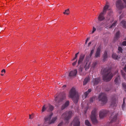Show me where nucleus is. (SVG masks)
Wrapping results in <instances>:
<instances>
[{"label":"nucleus","instance_id":"obj_1","mask_svg":"<svg viewBox=\"0 0 126 126\" xmlns=\"http://www.w3.org/2000/svg\"><path fill=\"white\" fill-rule=\"evenodd\" d=\"M101 72L103 75V79L104 81H110L113 76V74L110 72V70L107 68L102 69Z\"/></svg>","mask_w":126,"mask_h":126},{"label":"nucleus","instance_id":"obj_2","mask_svg":"<svg viewBox=\"0 0 126 126\" xmlns=\"http://www.w3.org/2000/svg\"><path fill=\"white\" fill-rule=\"evenodd\" d=\"M69 97L72 99L74 103H77L78 102L79 96L75 88L73 87L70 90Z\"/></svg>","mask_w":126,"mask_h":126},{"label":"nucleus","instance_id":"obj_3","mask_svg":"<svg viewBox=\"0 0 126 126\" xmlns=\"http://www.w3.org/2000/svg\"><path fill=\"white\" fill-rule=\"evenodd\" d=\"M98 99L99 101L101 102V104H105L107 101V98L106 94L104 93H101L99 95Z\"/></svg>","mask_w":126,"mask_h":126},{"label":"nucleus","instance_id":"obj_4","mask_svg":"<svg viewBox=\"0 0 126 126\" xmlns=\"http://www.w3.org/2000/svg\"><path fill=\"white\" fill-rule=\"evenodd\" d=\"M109 10V6L107 5H106L103 8V12L100 13L98 16V19L99 21H101L105 19V18L104 16L107 11Z\"/></svg>","mask_w":126,"mask_h":126},{"label":"nucleus","instance_id":"obj_5","mask_svg":"<svg viewBox=\"0 0 126 126\" xmlns=\"http://www.w3.org/2000/svg\"><path fill=\"white\" fill-rule=\"evenodd\" d=\"M72 114V111H66L62 115V117L64 118V120L66 121V123L68 124L69 123L68 121L71 117Z\"/></svg>","mask_w":126,"mask_h":126},{"label":"nucleus","instance_id":"obj_6","mask_svg":"<svg viewBox=\"0 0 126 126\" xmlns=\"http://www.w3.org/2000/svg\"><path fill=\"white\" fill-rule=\"evenodd\" d=\"M97 110L94 108L93 109L91 113V120L93 123L96 124L97 123L98 121L96 118Z\"/></svg>","mask_w":126,"mask_h":126},{"label":"nucleus","instance_id":"obj_7","mask_svg":"<svg viewBox=\"0 0 126 126\" xmlns=\"http://www.w3.org/2000/svg\"><path fill=\"white\" fill-rule=\"evenodd\" d=\"M53 114L51 113L46 116L44 118V125L47 126L50 124L51 121L50 120Z\"/></svg>","mask_w":126,"mask_h":126},{"label":"nucleus","instance_id":"obj_8","mask_svg":"<svg viewBox=\"0 0 126 126\" xmlns=\"http://www.w3.org/2000/svg\"><path fill=\"white\" fill-rule=\"evenodd\" d=\"M118 97L116 95H113L111 98V106H117L118 103Z\"/></svg>","mask_w":126,"mask_h":126},{"label":"nucleus","instance_id":"obj_9","mask_svg":"<svg viewBox=\"0 0 126 126\" xmlns=\"http://www.w3.org/2000/svg\"><path fill=\"white\" fill-rule=\"evenodd\" d=\"M116 6L119 9H122L124 7V3L121 0H118L116 1Z\"/></svg>","mask_w":126,"mask_h":126},{"label":"nucleus","instance_id":"obj_10","mask_svg":"<svg viewBox=\"0 0 126 126\" xmlns=\"http://www.w3.org/2000/svg\"><path fill=\"white\" fill-rule=\"evenodd\" d=\"M77 73V69H75L70 71L68 74V76L70 78H72L75 77Z\"/></svg>","mask_w":126,"mask_h":126},{"label":"nucleus","instance_id":"obj_11","mask_svg":"<svg viewBox=\"0 0 126 126\" xmlns=\"http://www.w3.org/2000/svg\"><path fill=\"white\" fill-rule=\"evenodd\" d=\"M108 111L106 110H103L100 111L99 113V116L100 118L102 119L105 117Z\"/></svg>","mask_w":126,"mask_h":126},{"label":"nucleus","instance_id":"obj_12","mask_svg":"<svg viewBox=\"0 0 126 126\" xmlns=\"http://www.w3.org/2000/svg\"><path fill=\"white\" fill-rule=\"evenodd\" d=\"M72 123L73 124L74 126H79L80 125V122L78 117H75Z\"/></svg>","mask_w":126,"mask_h":126},{"label":"nucleus","instance_id":"obj_13","mask_svg":"<svg viewBox=\"0 0 126 126\" xmlns=\"http://www.w3.org/2000/svg\"><path fill=\"white\" fill-rule=\"evenodd\" d=\"M118 115L117 113H115V112H113L112 113L111 116H110L111 119V122H115L117 119V117Z\"/></svg>","mask_w":126,"mask_h":126},{"label":"nucleus","instance_id":"obj_14","mask_svg":"<svg viewBox=\"0 0 126 126\" xmlns=\"http://www.w3.org/2000/svg\"><path fill=\"white\" fill-rule=\"evenodd\" d=\"M65 95H62L60 98L59 100L58 101V98H59V96H57L55 98V100L56 102V103H59L60 102L62 101L65 98Z\"/></svg>","mask_w":126,"mask_h":126},{"label":"nucleus","instance_id":"obj_15","mask_svg":"<svg viewBox=\"0 0 126 126\" xmlns=\"http://www.w3.org/2000/svg\"><path fill=\"white\" fill-rule=\"evenodd\" d=\"M85 56V55L83 54H82L80 55L79 59L78 62V65L82 63L84 59Z\"/></svg>","mask_w":126,"mask_h":126},{"label":"nucleus","instance_id":"obj_16","mask_svg":"<svg viewBox=\"0 0 126 126\" xmlns=\"http://www.w3.org/2000/svg\"><path fill=\"white\" fill-rule=\"evenodd\" d=\"M100 81V79L99 78H97L94 79L92 82L93 84V85H96L99 83Z\"/></svg>","mask_w":126,"mask_h":126},{"label":"nucleus","instance_id":"obj_17","mask_svg":"<svg viewBox=\"0 0 126 126\" xmlns=\"http://www.w3.org/2000/svg\"><path fill=\"white\" fill-rule=\"evenodd\" d=\"M101 49L100 47H98L97 49L95 54V58H97L100 56Z\"/></svg>","mask_w":126,"mask_h":126},{"label":"nucleus","instance_id":"obj_18","mask_svg":"<svg viewBox=\"0 0 126 126\" xmlns=\"http://www.w3.org/2000/svg\"><path fill=\"white\" fill-rule=\"evenodd\" d=\"M120 33L119 31H118L116 32L114 38V40L115 41L117 40L119 38Z\"/></svg>","mask_w":126,"mask_h":126},{"label":"nucleus","instance_id":"obj_19","mask_svg":"<svg viewBox=\"0 0 126 126\" xmlns=\"http://www.w3.org/2000/svg\"><path fill=\"white\" fill-rule=\"evenodd\" d=\"M54 107L50 105L47 107V111L49 112L52 111L54 109Z\"/></svg>","mask_w":126,"mask_h":126},{"label":"nucleus","instance_id":"obj_20","mask_svg":"<svg viewBox=\"0 0 126 126\" xmlns=\"http://www.w3.org/2000/svg\"><path fill=\"white\" fill-rule=\"evenodd\" d=\"M107 57V51H105L104 52L103 55V61L104 62L106 60Z\"/></svg>","mask_w":126,"mask_h":126},{"label":"nucleus","instance_id":"obj_21","mask_svg":"<svg viewBox=\"0 0 126 126\" xmlns=\"http://www.w3.org/2000/svg\"><path fill=\"white\" fill-rule=\"evenodd\" d=\"M69 103V102L67 101L66 102L65 104L63 105L61 107V109L62 110H63L66 107L68 106Z\"/></svg>","mask_w":126,"mask_h":126},{"label":"nucleus","instance_id":"obj_22","mask_svg":"<svg viewBox=\"0 0 126 126\" xmlns=\"http://www.w3.org/2000/svg\"><path fill=\"white\" fill-rule=\"evenodd\" d=\"M114 81L116 84H118L119 83V81H120V78L119 76L116 77Z\"/></svg>","mask_w":126,"mask_h":126},{"label":"nucleus","instance_id":"obj_23","mask_svg":"<svg viewBox=\"0 0 126 126\" xmlns=\"http://www.w3.org/2000/svg\"><path fill=\"white\" fill-rule=\"evenodd\" d=\"M90 78L89 77H86L84 80L83 82V85H86L87 83L89 81Z\"/></svg>","mask_w":126,"mask_h":126},{"label":"nucleus","instance_id":"obj_24","mask_svg":"<svg viewBox=\"0 0 126 126\" xmlns=\"http://www.w3.org/2000/svg\"><path fill=\"white\" fill-rule=\"evenodd\" d=\"M112 58L114 59H118L119 57L118 55L115 53H113L112 55Z\"/></svg>","mask_w":126,"mask_h":126},{"label":"nucleus","instance_id":"obj_25","mask_svg":"<svg viewBox=\"0 0 126 126\" xmlns=\"http://www.w3.org/2000/svg\"><path fill=\"white\" fill-rule=\"evenodd\" d=\"M91 89H89L86 92H85L84 93V95L85 96V98H86L88 95L89 93L91 92Z\"/></svg>","mask_w":126,"mask_h":126},{"label":"nucleus","instance_id":"obj_26","mask_svg":"<svg viewBox=\"0 0 126 126\" xmlns=\"http://www.w3.org/2000/svg\"><path fill=\"white\" fill-rule=\"evenodd\" d=\"M63 13L64 14H66L67 15H68L70 14V11L69 9L65 10V11L63 12Z\"/></svg>","mask_w":126,"mask_h":126},{"label":"nucleus","instance_id":"obj_27","mask_svg":"<svg viewBox=\"0 0 126 126\" xmlns=\"http://www.w3.org/2000/svg\"><path fill=\"white\" fill-rule=\"evenodd\" d=\"M97 63L98 62L97 61L93 62L92 65V67L94 68H95L96 67Z\"/></svg>","mask_w":126,"mask_h":126},{"label":"nucleus","instance_id":"obj_28","mask_svg":"<svg viewBox=\"0 0 126 126\" xmlns=\"http://www.w3.org/2000/svg\"><path fill=\"white\" fill-rule=\"evenodd\" d=\"M57 119V117H53L51 120L50 124L53 123Z\"/></svg>","mask_w":126,"mask_h":126},{"label":"nucleus","instance_id":"obj_29","mask_svg":"<svg viewBox=\"0 0 126 126\" xmlns=\"http://www.w3.org/2000/svg\"><path fill=\"white\" fill-rule=\"evenodd\" d=\"M126 22L124 20L122 21L121 22V24H122L123 27L124 28L126 27Z\"/></svg>","mask_w":126,"mask_h":126},{"label":"nucleus","instance_id":"obj_30","mask_svg":"<svg viewBox=\"0 0 126 126\" xmlns=\"http://www.w3.org/2000/svg\"><path fill=\"white\" fill-rule=\"evenodd\" d=\"M85 125L88 126H91V125L88 120H86L85 121Z\"/></svg>","mask_w":126,"mask_h":126},{"label":"nucleus","instance_id":"obj_31","mask_svg":"<svg viewBox=\"0 0 126 126\" xmlns=\"http://www.w3.org/2000/svg\"><path fill=\"white\" fill-rule=\"evenodd\" d=\"M117 24V21H114L113 23L109 27L110 28H111L114 27Z\"/></svg>","mask_w":126,"mask_h":126},{"label":"nucleus","instance_id":"obj_32","mask_svg":"<svg viewBox=\"0 0 126 126\" xmlns=\"http://www.w3.org/2000/svg\"><path fill=\"white\" fill-rule=\"evenodd\" d=\"M90 64H88L87 63H86V64L84 67L85 70H87V69H88L89 68Z\"/></svg>","mask_w":126,"mask_h":126},{"label":"nucleus","instance_id":"obj_33","mask_svg":"<svg viewBox=\"0 0 126 126\" xmlns=\"http://www.w3.org/2000/svg\"><path fill=\"white\" fill-rule=\"evenodd\" d=\"M118 53H122L123 49L121 47H119L118 48Z\"/></svg>","mask_w":126,"mask_h":126},{"label":"nucleus","instance_id":"obj_34","mask_svg":"<svg viewBox=\"0 0 126 126\" xmlns=\"http://www.w3.org/2000/svg\"><path fill=\"white\" fill-rule=\"evenodd\" d=\"M126 98L125 97L124 98L123 103L122 105V108L123 110H124V108L125 107V99Z\"/></svg>","mask_w":126,"mask_h":126},{"label":"nucleus","instance_id":"obj_35","mask_svg":"<svg viewBox=\"0 0 126 126\" xmlns=\"http://www.w3.org/2000/svg\"><path fill=\"white\" fill-rule=\"evenodd\" d=\"M45 110L47 111V107L45 106V105L42 107V112H44Z\"/></svg>","mask_w":126,"mask_h":126},{"label":"nucleus","instance_id":"obj_36","mask_svg":"<svg viewBox=\"0 0 126 126\" xmlns=\"http://www.w3.org/2000/svg\"><path fill=\"white\" fill-rule=\"evenodd\" d=\"M121 73H122V75L124 79H125V75H126L124 73L122 72H121Z\"/></svg>","mask_w":126,"mask_h":126},{"label":"nucleus","instance_id":"obj_37","mask_svg":"<svg viewBox=\"0 0 126 126\" xmlns=\"http://www.w3.org/2000/svg\"><path fill=\"white\" fill-rule=\"evenodd\" d=\"M82 67H80L79 68V70L80 72V74H81V75H82L81 73V72L82 71Z\"/></svg>","mask_w":126,"mask_h":126},{"label":"nucleus","instance_id":"obj_38","mask_svg":"<svg viewBox=\"0 0 126 126\" xmlns=\"http://www.w3.org/2000/svg\"><path fill=\"white\" fill-rule=\"evenodd\" d=\"M96 30V29L94 27H93V31L92 32V33H93Z\"/></svg>","mask_w":126,"mask_h":126},{"label":"nucleus","instance_id":"obj_39","mask_svg":"<svg viewBox=\"0 0 126 126\" xmlns=\"http://www.w3.org/2000/svg\"><path fill=\"white\" fill-rule=\"evenodd\" d=\"M122 45L123 46H126V41H124L122 42Z\"/></svg>","mask_w":126,"mask_h":126},{"label":"nucleus","instance_id":"obj_40","mask_svg":"<svg viewBox=\"0 0 126 126\" xmlns=\"http://www.w3.org/2000/svg\"><path fill=\"white\" fill-rule=\"evenodd\" d=\"M94 52V50H91L90 54V56H91L92 55L93 53Z\"/></svg>","mask_w":126,"mask_h":126},{"label":"nucleus","instance_id":"obj_41","mask_svg":"<svg viewBox=\"0 0 126 126\" xmlns=\"http://www.w3.org/2000/svg\"><path fill=\"white\" fill-rule=\"evenodd\" d=\"M33 117V116L32 115L29 114V119H32Z\"/></svg>","mask_w":126,"mask_h":126},{"label":"nucleus","instance_id":"obj_42","mask_svg":"<svg viewBox=\"0 0 126 126\" xmlns=\"http://www.w3.org/2000/svg\"><path fill=\"white\" fill-rule=\"evenodd\" d=\"M77 60L76 61H75V62H74L72 63V65L73 66H74L75 65L76 63H77Z\"/></svg>","mask_w":126,"mask_h":126},{"label":"nucleus","instance_id":"obj_43","mask_svg":"<svg viewBox=\"0 0 126 126\" xmlns=\"http://www.w3.org/2000/svg\"><path fill=\"white\" fill-rule=\"evenodd\" d=\"M63 124V123L62 122H61L58 125V126H62Z\"/></svg>","mask_w":126,"mask_h":126},{"label":"nucleus","instance_id":"obj_44","mask_svg":"<svg viewBox=\"0 0 126 126\" xmlns=\"http://www.w3.org/2000/svg\"><path fill=\"white\" fill-rule=\"evenodd\" d=\"M1 72L2 73L3 72H4V73H5L6 72L5 70V69H3L1 71Z\"/></svg>","mask_w":126,"mask_h":126},{"label":"nucleus","instance_id":"obj_45","mask_svg":"<svg viewBox=\"0 0 126 126\" xmlns=\"http://www.w3.org/2000/svg\"><path fill=\"white\" fill-rule=\"evenodd\" d=\"M93 98H91L90 99V101L91 102H93Z\"/></svg>","mask_w":126,"mask_h":126},{"label":"nucleus","instance_id":"obj_46","mask_svg":"<svg viewBox=\"0 0 126 126\" xmlns=\"http://www.w3.org/2000/svg\"><path fill=\"white\" fill-rule=\"evenodd\" d=\"M124 69L126 73V65H125V67H124Z\"/></svg>","mask_w":126,"mask_h":126},{"label":"nucleus","instance_id":"obj_47","mask_svg":"<svg viewBox=\"0 0 126 126\" xmlns=\"http://www.w3.org/2000/svg\"><path fill=\"white\" fill-rule=\"evenodd\" d=\"M66 87V85H64L63 86V88H65Z\"/></svg>","mask_w":126,"mask_h":126},{"label":"nucleus","instance_id":"obj_48","mask_svg":"<svg viewBox=\"0 0 126 126\" xmlns=\"http://www.w3.org/2000/svg\"><path fill=\"white\" fill-rule=\"evenodd\" d=\"M110 90L109 89L107 88L106 89V91H108Z\"/></svg>","mask_w":126,"mask_h":126},{"label":"nucleus","instance_id":"obj_49","mask_svg":"<svg viewBox=\"0 0 126 126\" xmlns=\"http://www.w3.org/2000/svg\"><path fill=\"white\" fill-rule=\"evenodd\" d=\"M91 42H90L88 44V46H89L91 44Z\"/></svg>","mask_w":126,"mask_h":126},{"label":"nucleus","instance_id":"obj_50","mask_svg":"<svg viewBox=\"0 0 126 126\" xmlns=\"http://www.w3.org/2000/svg\"><path fill=\"white\" fill-rule=\"evenodd\" d=\"M77 58H75V57H74L73 59L72 60V61H73V60H75Z\"/></svg>","mask_w":126,"mask_h":126},{"label":"nucleus","instance_id":"obj_51","mask_svg":"<svg viewBox=\"0 0 126 126\" xmlns=\"http://www.w3.org/2000/svg\"><path fill=\"white\" fill-rule=\"evenodd\" d=\"M124 2L126 3V0H123Z\"/></svg>","mask_w":126,"mask_h":126},{"label":"nucleus","instance_id":"obj_52","mask_svg":"<svg viewBox=\"0 0 126 126\" xmlns=\"http://www.w3.org/2000/svg\"><path fill=\"white\" fill-rule=\"evenodd\" d=\"M77 56H78V55H76V54H75V58H77Z\"/></svg>","mask_w":126,"mask_h":126},{"label":"nucleus","instance_id":"obj_53","mask_svg":"<svg viewBox=\"0 0 126 126\" xmlns=\"http://www.w3.org/2000/svg\"><path fill=\"white\" fill-rule=\"evenodd\" d=\"M59 84L60 85H62V83H59Z\"/></svg>","mask_w":126,"mask_h":126},{"label":"nucleus","instance_id":"obj_54","mask_svg":"<svg viewBox=\"0 0 126 126\" xmlns=\"http://www.w3.org/2000/svg\"><path fill=\"white\" fill-rule=\"evenodd\" d=\"M89 39H88V38H87L86 40V41H87V42L88 40H89Z\"/></svg>","mask_w":126,"mask_h":126},{"label":"nucleus","instance_id":"obj_55","mask_svg":"<svg viewBox=\"0 0 126 126\" xmlns=\"http://www.w3.org/2000/svg\"><path fill=\"white\" fill-rule=\"evenodd\" d=\"M79 52H78V53H76V55H78L79 54Z\"/></svg>","mask_w":126,"mask_h":126},{"label":"nucleus","instance_id":"obj_56","mask_svg":"<svg viewBox=\"0 0 126 126\" xmlns=\"http://www.w3.org/2000/svg\"><path fill=\"white\" fill-rule=\"evenodd\" d=\"M1 76H3V74H1Z\"/></svg>","mask_w":126,"mask_h":126},{"label":"nucleus","instance_id":"obj_57","mask_svg":"<svg viewBox=\"0 0 126 126\" xmlns=\"http://www.w3.org/2000/svg\"><path fill=\"white\" fill-rule=\"evenodd\" d=\"M87 41H86L85 43L86 44H87Z\"/></svg>","mask_w":126,"mask_h":126},{"label":"nucleus","instance_id":"obj_58","mask_svg":"<svg viewBox=\"0 0 126 126\" xmlns=\"http://www.w3.org/2000/svg\"><path fill=\"white\" fill-rule=\"evenodd\" d=\"M121 16H121H121H120V18H121Z\"/></svg>","mask_w":126,"mask_h":126},{"label":"nucleus","instance_id":"obj_59","mask_svg":"<svg viewBox=\"0 0 126 126\" xmlns=\"http://www.w3.org/2000/svg\"><path fill=\"white\" fill-rule=\"evenodd\" d=\"M108 20H109V19Z\"/></svg>","mask_w":126,"mask_h":126}]
</instances>
